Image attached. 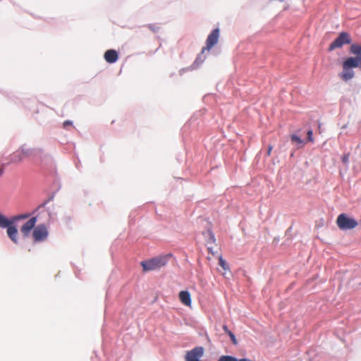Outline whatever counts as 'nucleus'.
I'll return each mask as SVG.
<instances>
[{
	"label": "nucleus",
	"mask_w": 361,
	"mask_h": 361,
	"mask_svg": "<svg viewBox=\"0 0 361 361\" xmlns=\"http://www.w3.org/2000/svg\"><path fill=\"white\" fill-rule=\"evenodd\" d=\"M343 72L340 74L342 80L348 81L352 79L355 73L352 68H361V56H350L345 59L342 63Z\"/></svg>",
	"instance_id": "nucleus-1"
},
{
	"label": "nucleus",
	"mask_w": 361,
	"mask_h": 361,
	"mask_svg": "<svg viewBox=\"0 0 361 361\" xmlns=\"http://www.w3.org/2000/svg\"><path fill=\"white\" fill-rule=\"evenodd\" d=\"M171 255H161L151 258L147 260L142 261L140 265L144 272L154 271L164 267Z\"/></svg>",
	"instance_id": "nucleus-2"
},
{
	"label": "nucleus",
	"mask_w": 361,
	"mask_h": 361,
	"mask_svg": "<svg viewBox=\"0 0 361 361\" xmlns=\"http://www.w3.org/2000/svg\"><path fill=\"white\" fill-rule=\"evenodd\" d=\"M336 224L341 230H351L357 226V221L345 214H341L336 219Z\"/></svg>",
	"instance_id": "nucleus-3"
},
{
	"label": "nucleus",
	"mask_w": 361,
	"mask_h": 361,
	"mask_svg": "<svg viewBox=\"0 0 361 361\" xmlns=\"http://www.w3.org/2000/svg\"><path fill=\"white\" fill-rule=\"evenodd\" d=\"M351 42V38L348 33L345 32H341L338 36L329 45L328 50L331 51L337 48L342 47L344 44H348Z\"/></svg>",
	"instance_id": "nucleus-4"
},
{
	"label": "nucleus",
	"mask_w": 361,
	"mask_h": 361,
	"mask_svg": "<svg viewBox=\"0 0 361 361\" xmlns=\"http://www.w3.org/2000/svg\"><path fill=\"white\" fill-rule=\"evenodd\" d=\"M49 235V231L46 225L39 224L32 231L34 242H43L47 240Z\"/></svg>",
	"instance_id": "nucleus-5"
},
{
	"label": "nucleus",
	"mask_w": 361,
	"mask_h": 361,
	"mask_svg": "<svg viewBox=\"0 0 361 361\" xmlns=\"http://www.w3.org/2000/svg\"><path fill=\"white\" fill-rule=\"evenodd\" d=\"M219 37V30L218 28L214 29L207 37L206 41V47L202 49V54L205 51H209L215 44H217Z\"/></svg>",
	"instance_id": "nucleus-6"
},
{
	"label": "nucleus",
	"mask_w": 361,
	"mask_h": 361,
	"mask_svg": "<svg viewBox=\"0 0 361 361\" xmlns=\"http://www.w3.org/2000/svg\"><path fill=\"white\" fill-rule=\"evenodd\" d=\"M204 348L202 347H196L192 350L188 351L185 356V361H200V358L203 356Z\"/></svg>",
	"instance_id": "nucleus-7"
},
{
	"label": "nucleus",
	"mask_w": 361,
	"mask_h": 361,
	"mask_svg": "<svg viewBox=\"0 0 361 361\" xmlns=\"http://www.w3.org/2000/svg\"><path fill=\"white\" fill-rule=\"evenodd\" d=\"M37 217L30 218L26 223H25L20 228V232L24 237H27L30 233L32 230L36 227Z\"/></svg>",
	"instance_id": "nucleus-8"
},
{
	"label": "nucleus",
	"mask_w": 361,
	"mask_h": 361,
	"mask_svg": "<svg viewBox=\"0 0 361 361\" xmlns=\"http://www.w3.org/2000/svg\"><path fill=\"white\" fill-rule=\"evenodd\" d=\"M180 301L185 306H191V296L190 293L187 290H182L178 294Z\"/></svg>",
	"instance_id": "nucleus-9"
},
{
	"label": "nucleus",
	"mask_w": 361,
	"mask_h": 361,
	"mask_svg": "<svg viewBox=\"0 0 361 361\" xmlns=\"http://www.w3.org/2000/svg\"><path fill=\"white\" fill-rule=\"evenodd\" d=\"M104 59L109 63H115L118 59V53L114 49H109L104 53Z\"/></svg>",
	"instance_id": "nucleus-10"
},
{
	"label": "nucleus",
	"mask_w": 361,
	"mask_h": 361,
	"mask_svg": "<svg viewBox=\"0 0 361 361\" xmlns=\"http://www.w3.org/2000/svg\"><path fill=\"white\" fill-rule=\"evenodd\" d=\"M7 228V234L10 239L14 243H18V230L13 224H10Z\"/></svg>",
	"instance_id": "nucleus-11"
},
{
	"label": "nucleus",
	"mask_w": 361,
	"mask_h": 361,
	"mask_svg": "<svg viewBox=\"0 0 361 361\" xmlns=\"http://www.w3.org/2000/svg\"><path fill=\"white\" fill-rule=\"evenodd\" d=\"M219 264L222 267V269L225 271L224 273H223V276L224 277H227V271L231 274V270L229 268L228 264H227L226 261L222 257L221 255L219 257Z\"/></svg>",
	"instance_id": "nucleus-12"
},
{
	"label": "nucleus",
	"mask_w": 361,
	"mask_h": 361,
	"mask_svg": "<svg viewBox=\"0 0 361 361\" xmlns=\"http://www.w3.org/2000/svg\"><path fill=\"white\" fill-rule=\"evenodd\" d=\"M350 51L351 54L356 55L355 56H361V44H353L350 46Z\"/></svg>",
	"instance_id": "nucleus-13"
},
{
	"label": "nucleus",
	"mask_w": 361,
	"mask_h": 361,
	"mask_svg": "<svg viewBox=\"0 0 361 361\" xmlns=\"http://www.w3.org/2000/svg\"><path fill=\"white\" fill-rule=\"evenodd\" d=\"M10 224H13L12 220H8L4 215L0 214V227L1 228H6Z\"/></svg>",
	"instance_id": "nucleus-14"
},
{
	"label": "nucleus",
	"mask_w": 361,
	"mask_h": 361,
	"mask_svg": "<svg viewBox=\"0 0 361 361\" xmlns=\"http://www.w3.org/2000/svg\"><path fill=\"white\" fill-rule=\"evenodd\" d=\"M24 158V155L21 152H16L11 155V162H20Z\"/></svg>",
	"instance_id": "nucleus-15"
},
{
	"label": "nucleus",
	"mask_w": 361,
	"mask_h": 361,
	"mask_svg": "<svg viewBox=\"0 0 361 361\" xmlns=\"http://www.w3.org/2000/svg\"><path fill=\"white\" fill-rule=\"evenodd\" d=\"M30 216V214L28 213L15 216L12 219L13 224H14V222H16L17 221H19L21 219H26L29 218Z\"/></svg>",
	"instance_id": "nucleus-16"
},
{
	"label": "nucleus",
	"mask_w": 361,
	"mask_h": 361,
	"mask_svg": "<svg viewBox=\"0 0 361 361\" xmlns=\"http://www.w3.org/2000/svg\"><path fill=\"white\" fill-rule=\"evenodd\" d=\"M218 361H238V360L231 355H223L219 357Z\"/></svg>",
	"instance_id": "nucleus-17"
},
{
	"label": "nucleus",
	"mask_w": 361,
	"mask_h": 361,
	"mask_svg": "<svg viewBox=\"0 0 361 361\" xmlns=\"http://www.w3.org/2000/svg\"><path fill=\"white\" fill-rule=\"evenodd\" d=\"M290 138H291V141L293 142H295L298 145H302L303 144V140L300 137L297 136L296 135H292Z\"/></svg>",
	"instance_id": "nucleus-18"
},
{
	"label": "nucleus",
	"mask_w": 361,
	"mask_h": 361,
	"mask_svg": "<svg viewBox=\"0 0 361 361\" xmlns=\"http://www.w3.org/2000/svg\"><path fill=\"white\" fill-rule=\"evenodd\" d=\"M307 141L310 142H314V138H313V132L312 130H310L307 133Z\"/></svg>",
	"instance_id": "nucleus-19"
},
{
	"label": "nucleus",
	"mask_w": 361,
	"mask_h": 361,
	"mask_svg": "<svg viewBox=\"0 0 361 361\" xmlns=\"http://www.w3.org/2000/svg\"><path fill=\"white\" fill-rule=\"evenodd\" d=\"M349 157H350V154L348 153L343 154L341 157V160H342L343 163H344L345 164L347 165L349 161Z\"/></svg>",
	"instance_id": "nucleus-20"
},
{
	"label": "nucleus",
	"mask_w": 361,
	"mask_h": 361,
	"mask_svg": "<svg viewBox=\"0 0 361 361\" xmlns=\"http://www.w3.org/2000/svg\"><path fill=\"white\" fill-rule=\"evenodd\" d=\"M208 234H209V239L208 243H214L215 241H216V239H215L214 233L211 231H208Z\"/></svg>",
	"instance_id": "nucleus-21"
},
{
	"label": "nucleus",
	"mask_w": 361,
	"mask_h": 361,
	"mask_svg": "<svg viewBox=\"0 0 361 361\" xmlns=\"http://www.w3.org/2000/svg\"><path fill=\"white\" fill-rule=\"evenodd\" d=\"M148 27L154 32L158 31L159 29V26L157 25H149Z\"/></svg>",
	"instance_id": "nucleus-22"
},
{
	"label": "nucleus",
	"mask_w": 361,
	"mask_h": 361,
	"mask_svg": "<svg viewBox=\"0 0 361 361\" xmlns=\"http://www.w3.org/2000/svg\"><path fill=\"white\" fill-rule=\"evenodd\" d=\"M228 336H230L232 342L234 343V344H237V340L235 338V335L232 333V332H229V334Z\"/></svg>",
	"instance_id": "nucleus-23"
},
{
	"label": "nucleus",
	"mask_w": 361,
	"mask_h": 361,
	"mask_svg": "<svg viewBox=\"0 0 361 361\" xmlns=\"http://www.w3.org/2000/svg\"><path fill=\"white\" fill-rule=\"evenodd\" d=\"M6 164H2L1 166H0V177L3 175L4 172V166H5Z\"/></svg>",
	"instance_id": "nucleus-24"
},
{
	"label": "nucleus",
	"mask_w": 361,
	"mask_h": 361,
	"mask_svg": "<svg viewBox=\"0 0 361 361\" xmlns=\"http://www.w3.org/2000/svg\"><path fill=\"white\" fill-rule=\"evenodd\" d=\"M223 329L228 335L229 334V332H231L226 325L223 326Z\"/></svg>",
	"instance_id": "nucleus-25"
},
{
	"label": "nucleus",
	"mask_w": 361,
	"mask_h": 361,
	"mask_svg": "<svg viewBox=\"0 0 361 361\" xmlns=\"http://www.w3.org/2000/svg\"><path fill=\"white\" fill-rule=\"evenodd\" d=\"M272 146L269 145V147H268V150H267V154L268 156H270L271 155V151H272Z\"/></svg>",
	"instance_id": "nucleus-26"
},
{
	"label": "nucleus",
	"mask_w": 361,
	"mask_h": 361,
	"mask_svg": "<svg viewBox=\"0 0 361 361\" xmlns=\"http://www.w3.org/2000/svg\"><path fill=\"white\" fill-rule=\"evenodd\" d=\"M72 125V122L70 121H66L63 123V127L66 128L67 126Z\"/></svg>",
	"instance_id": "nucleus-27"
},
{
	"label": "nucleus",
	"mask_w": 361,
	"mask_h": 361,
	"mask_svg": "<svg viewBox=\"0 0 361 361\" xmlns=\"http://www.w3.org/2000/svg\"><path fill=\"white\" fill-rule=\"evenodd\" d=\"M208 251L212 255H214V252L212 251V247H208Z\"/></svg>",
	"instance_id": "nucleus-28"
}]
</instances>
